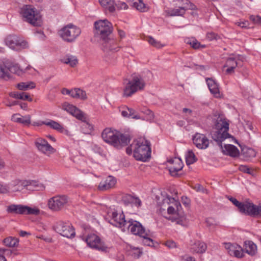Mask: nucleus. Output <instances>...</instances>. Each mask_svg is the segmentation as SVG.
<instances>
[{
    "mask_svg": "<svg viewBox=\"0 0 261 261\" xmlns=\"http://www.w3.org/2000/svg\"><path fill=\"white\" fill-rule=\"evenodd\" d=\"M126 223L125 231L127 229L135 235L140 237L141 235L145 234V232L148 230H146L142 225L137 221L129 219Z\"/></svg>",
    "mask_w": 261,
    "mask_h": 261,
    "instance_id": "nucleus-18",
    "label": "nucleus"
},
{
    "mask_svg": "<svg viewBox=\"0 0 261 261\" xmlns=\"http://www.w3.org/2000/svg\"><path fill=\"white\" fill-rule=\"evenodd\" d=\"M115 7H116L119 10H125L127 9L128 6L125 3L118 1L117 3H115Z\"/></svg>",
    "mask_w": 261,
    "mask_h": 261,
    "instance_id": "nucleus-49",
    "label": "nucleus"
},
{
    "mask_svg": "<svg viewBox=\"0 0 261 261\" xmlns=\"http://www.w3.org/2000/svg\"><path fill=\"white\" fill-rule=\"evenodd\" d=\"M8 213L24 214V206L22 205L11 204L7 207Z\"/></svg>",
    "mask_w": 261,
    "mask_h": 261,
    "instance_id": "nucleus-34",
    "label": "nucleus"
},
{
    "mask_svg": "<svg viewBox=\"0 0 261 261\" xmlns=\"http://www.w3.org/2000/svg\"><path fill=\"white\" fill-rule=\"evenodd\" d=\"M81 29L76 26L70 24L63 27L60 31V37L66 42H72L80 36Z\"/></svg>",
    "mask_w": 261,
    "mask_h": 261,
    "instance_id": "nucleus-8",
    "label": "nucleus"
},
{
    "mask_svg": "<svg viewBox=\"0 0 261 261\" xmlns=\"http://www.w3.org/2000/svg\"><path fill=\"white\" fill-rule=\"evenodd\" d=\"M11 120L23 126H28L31 124V116L30 115L22 116L19 113H16L12 116Z\"/></svg>",
    "mask_w": 261,
    "mask_h": 261,
    "instance_id": "nucleus-27",
    "label": "nucleus"
},
{
    "mask_svg": "<svg viewBox=\"0 0 261 261\" xmlns=\"http://www.w3.org/2000/svg\"><path fill=\"white\" fill-rule=\"evenodd\" d=\"M46 121H34L32 123V125L35 126H40L42 125H46Z\"/></svg>",
    "mask_w": 261,
    "mask_h": 261,
    "instance_id": "nucleus-58",
    "label": "nucleus"
},
{
    "mask_svg": "<svg viewBox=\"0 0 261 261\" xmlns=\"http://www.w3.org/2000/svg\"><path fill=\"white\" fill-rule=\"evenodd\" d=\"M184 5L171 9L168 10L167 13L170 16H181L184 15L187 9L191 8V5L188 0H183Z\"/></svg>",
    "mask_w": 261,
    "mask_h": 261,
    "instance_id": "nucleus-24",
    "label": "nucleus"
},
{
    "mask_svg": "<svg viewBox=\"0 0 261 261\" xmlns=\"http://www.w3.org/2000/svg\"><path fill=\"white\" fill-rule=\"evenodd\" d=\"M101 6L110 12H114L115 10L114 0H99Z\"/></svg>",
    "mask_w": 261,
    "mask_h": 261,
    "instance_id": "nucleus-33",
    "label": "nucleus"
},
{
    "mask_svg": "<svg viewBox=\"0 0 261 261\" xmlns=\"http://www.w3.org/2000/svg\"><path fill=\"white\" fill-rule=\"evenodd\" d=\"M60 108L64 111L72 115L76 118L82 121H85L86 118L84 114L75 106L67 102L63 103Z\"/></svg>",
    "mask_w": 261,
    "mask_h": 261,
    "instance_id": "nucleus-17",
    "label": "nucleus"
},
{
    "mask_svg": "<svg viewBox=\"0 0 261 261\" xmlns=\"http://www.w3.org/2000/svg\"><path fill=\"white\" fill-rule=\"evenodd\" d=\"M250 19H251L252 21H254V22H257V21H258L260 20V17H258V16H250Z\"/></svg>",
    "mask_w": 261,
    "mask_h": 261,
    "instance_id": "nucleus-64",
    "label": "nucleus"
},
{
    "mask_svg": "<svg viewBox=\"0 0 261 261\" xmlns=\"http://www.w3.org/2000/svg\"><path fill=\"white\" fill-rule=\"evenodd\" d=\"M35 84L33 82L30 83H20L18 84L17 85V87L18 89L20 90H26L28 89H32L35 88Z\"/></svg>",
    "mask_w": 261,
    "mask_h": 261,
    "instance_id": "nucleus-46",
    "label": "nucleus"
},
{
    "mask_svg": "<svg viewBox=\"0 0 261 261\" xmlns=\"http://www.w3.org/2000/svg\"><path fill=\"white\" fill-rule=\"evenodd\" d=\"M95 34L100 38L105 39L110 36L113 31L112 23L107 19L99 20L94 22Z\"/></svg>",
    "mask_w": 261,
    "mask_h": 261,
    "instance_id": "nucleus-10",
    "label": "nucleus"
},
{
    "mask_svg": "<svg viewBox=\"0 0 261 261\" xmlns=\"http://www.w3.org/2000/svg\"><path fill=\"white\" fill-rule=\"evenodd\" d=\"M3 242L6 246L15 247L18 245L19 240L16 238L9 237L5 239Z\"/></svg>",
    "mask_w": 261,
    "mask_h": 261,
    "instance_id": "nucleus-42",
    "label": "nucleus"
},
{
    "mask_svg": "<svg viewBox=\"0 0 261 261\" xmlns=\"http://www.w3.org/2000/svg\"><path fill=\"white\" fill-rule=\"evenodd\" d=\"M5 42L6 45L9 48L16 51L28 48L29 46L27 41L15 35H10L7 36L5 39Z\"/></svg>",
    "mask_w": 261,
    "mask_h": 261,
    "instance_id": "nucleus-9",
    "label": "nucleus"
},
{
    "mask_svg": "<svg viewBox=\"0 0 261 261\" xmlns=\"http://www.w3.org/2000/svg\"><path fill=\"white\" fill-rule=\"evenodd\" d=\"M225 248L227 250L228 253L238 258L243 256L244 252L241 246L237 244L226 243Z\"/></svg>",
    "mask_w": 261,
    "mask_h": 261,
    "instance_id": "nucleus-23",
    "label": "nucleus"
},
{
    "mask_svg": "<svg viewBox=\"0 0 261 261\" xmlns=\"http://www.w3.org/2000/svg\"><path fill=\"white\" fill-rule=\"evenodd\" d=\"M22 15L25 21L34 26H40L42 24V16L39 11L31 5H25L21 10Z\"/></svg>",
    "mask_w": 261,
    "mask_h": 261,
    "instance_id": "nucleus-7",
    "label": "nucleus"
},
{
    "mask_svg": "<svg viewBox=\"0 0 261 261\" xmlns=\"http://www.w3.org/2000/svg\"><path fill=\"white\" fill-rule=\"evenodd\" d=\"M9 95L12 97L17 99L27 100L30 101H32V98L30 97V96L28 93L24 92H11L9 93Z\"/></svg>",
    "mask_w": 261,
    "mask_h": 261,
    "instance_id": "nucleus-39",
    "label": "nucleus"
},
{
    "mask_svg": "<svg viewBox=\"0 0 261 261\" xmlns=\"http://www.w3.org/2000/svg\"><path fill=\"white\" fill-rule=\"evenodd\" d=\"M194 189L197 191H201L203 190V187L201 185L197 184L195 186Z\"/></svg>",
    "mask_w": 261,
    "mask_h": 261,
    "instance_id": "nucleus-63",
    "label": "nucleus"
},
{
    "mask_svg": "<svg viewBox=\"0 0 261 261\" xmlns=\"http://www.w3.org/2000/svg\"><path fill=\"white\" fill-rule=\"evenodd\" d=\"M132 203L136 206L139 207L141 205V201L139 198L134 196Z\"/></svg>",
    "mask_w": 261,
    "mask_h": 261,
    "instance_id": "nucleus-55",
    "label": "nucleus"
},
{
    "mask_svg": "<svg viewBox=\"0 0 261 261\" xmlns=\"http://www.w3.org/2000/svg\"><path fill=\"white\" fill-rule=\"evenodd\" d=\"M220 146L222 148L223 152L230 156L236 157L238 156L239 154V150L238 148L231 144H225L223 146L221 144Z\"/></svg>",
    "mask_w": 261,
    "mask_h": 261,
    "instance_id": "nucleus-31",
    "label": "nucleus"
},
{
    "mask_svg": "<svg viewBox=\"0 0 261 261\" xmlns=\"http://www.w3.org/2000/svg\"><path fill=\"white\" fill-rule=\"evenodd\" d=\"M119 112L123 117L132 118L135 119H139L140 117L136 111L129 108L126 106H122L119 107Z\"/></svg>",
    "mask_w": 261,
    "mask_h": 261,
    "instance_id": "nucleus-28",
    "label": "nucleus"
},
{
    "mask_svg": "<svg viewBox=\"0 0 261 261\" xmlns=\"http://www.w3.org/2000/svg\"><path fill=\"white\" fill-rule=\"evenodd\" d=\"M19 68L17 64H14L9 61L0 63V78L8 80L11 78V73H18Z\"/></svg>",
    "mask_w": 261,
    "mask_h": 261,
    "instance_id": "nucleus-12",
    "label": "nucleus"
},
{
    "mask_svg": "<svg viewBox=\"0 0 261 261\" xmlns=\"http://www.w3.org/2000/svg\"><path fill=\"white\" fill-rule=\"evenodd\" d=\"M145 233L140 236L143 238V244L146 246H152L153 245V240L151 239L153 237V233L148 230L145 231Z\"/></svg>",
    "mask_w": 261,
    "mask_h": 261,
    "instance_id": "nucleus-38",
    "label": "nucleus"
},
{
    "mask_svg": "<svg viewBox=\"0 0 261 261\" xmlns=\"http://www.w3.org/2000/svg\"><path fill=\"white\" fill-rule=\"evenodd\" d=\"M10 190L12 192L20 191L24 188L30 191H42L45 186L38 181L35 180L16 179L10 184Z\"/></svg>",
    "mask_w": 261,
    "mask_h": 261,
    "instance_id": "nucleus-3",
    "label": "nucleus"
},
{
    "mask_svg": "<svg viewBox=\"0 0 261 261\" xmlns=\"http://www.w3.org/2000/svg\"><path fill=\"white\" fill-rule=\"evenodd\" d=\"M205 223L208 227L214 228L217 225L216 221L213 218H208L205 220Z\"/></svg>",
    "mask_w": 261,
    "mask_h": 261,
    "instance_id": "nucleus-48",
    "label": "nucleus"
},
{
    "mask_svg": "<svg viewBox=\"0 0 261 261\" xmlns=\"http://www.w3.org/2000/svg\"><path fill=\"white\" fill-rule=\"evenodd\" d=\"M10 191V184L9 185H2L0 184V193H7Z\"/></svg>",
    "mask_w": 261,
    "mask_h": 261,
    "instance_id": "nucleus-51",
    "label": "nucleus"
},
{
    "mask_svg": "<svg viewBox=\"0 0 261 261\" xmlns=\"http://www.w3.org/2000/svg\"><path fill=\"white\" fill-rule=\"evenodd\" d=\"M207 248L205 243L200 241H196L192 245L191 249L196 253H202L204 252Z\"/></svg>",
    "mask_w": 261,
    "mask_h": 261,
    "instance_id": "nucleus-35",
    "label": "nucleus"
},
{
    "mask_svg": "<svg viewBox=\"0 0 261 261\" xmlns=\"http://www.w3.org/2000/svg\"><path fill=\"white\" fill-rule=\"evenodd\" d=\"M85 240L91 248L104 252L108 251L109 248L101 241L99 237L95 234H88Z\"/></svg>",
    "mask_w": 261,
    "mask_h": 261,
    "instance_id": "nucleus-14",
    "label": "nucleus"
},
{
    "mask_svg": "<svg viewBox=\"0 0 261 261\" xmlns=\"http://www.w3.org/2000/svg\"><path fill=\"white\" fill-rule=\"evenodd\" d=\"M56 232L64 237L70 238L74 237L75 231L69 223L60 221L54 227Z\"/></svg>",
    "mask_w": 261,
    "mask_h": 261,
    "instance_id": "nucleus-15",
    "label": "nucleus"
},
{
    "mask_svg": "<svg viewBox=\"0 0 261 261\" xmlns=\"http://www.w3.org/2000/svg\"><path fill=\"white\" fill-rule=\"evenodd\" d=\"M248 215L251 216H261V203L256 205L251 202Z\"/></svg>",
    "mask_w": 261,
    "mask_h": 261,
    "instance_id": "nucleus-37",
    "label": "nucleus"
},
{
    "mask_svg": "<svg viewBox=\"0 0 261 261\" xmlns=\"http://www.w3.org/2000/svg\"><path fill=\"white\" fill-rule=\"evenodd\" d=\"M118 33L121 39L123 38L125 36V33L121 30L118 29Z\"/></svg>",
    "mask_w": 261,
    "mask_h": 261,
    "instance_id": "nucleus-62",
    "label": "nucleus"
},
{
    "mask_svg": "<svg viewBox=\"0 0 261 261\" xmlns=\"http://www.w3.org/2000/svg\"><path fill=\"white\" fill-rule=\"evenodd\" d=\"M229 200L236 206L239 211L243 214L248 215L249 210L251 202L249 201H245L243 202H239L235 198L230 197L228 198Z\"/></svg>",
    "mask_w": 261,
    "mask_h": 261,
    "instance_id": "nucleus-26",
    "label": "nucleus"
},
{
    "mask_svg": "<svg viewBox=\"0 0 261 261\" xmlns=\"http://www.w3.org/2000/svg\"><path fill=\"white\" fill-rule=\"evenodd\" d=\"M61 92L64 95H69L71 96V90H69L66 88H63Z\"/></svg>",
    "mask_w": 261,
    "mask_h": 261,
    "instance_id": "nucleus-61",
    "label": "nucleus"
},
{
    "mask_svg": "<svg viewBox=\"0 0 261 261\" xmlns=\"http://www.w3.org/2000/svg\"><path fill=\"white\" fill-rule=\"evenodd\" d=\"M146 40L150 45L156 48H161L164 46L162 45L160 42L150 36L146 38Z\"/></svg>",
    "mask_w": 261,
    "mask_h": 261,
    "instance_id": "nucleus-47",
    "label": "nucleus"
},
{
    "mask_svg": "<svg viewBox=\"0 0 261 261\" xmlns=\"http://www.w3.org/2000/svg\"><path fill=\"white\" fill-rule=\"evenodd\" d=\"M101 137L105 142L117 148L126 146L130 140L128 136L110 128L103 130Z\"/></svg>",
    "mask_w": 261,
    "mask_h": 261,
    "instance_id": "nucleus-2",
    "label": "nucleus"
},
{
    "mask_svg": "<svg viewBox=\"0 0 261 261\" xmlns=\"http://www.w3.org/2000/svg\"><path fill=\"white\" fill-rule=\"evenodd\" d=\"M228 129L229 124L226 120L222 118L218 119L211 132L212 137L214 140L219 143L220 145L222 144V141L230 137L228 133Z\"/></svg>",
    "mask_w": 261,
    "mask_h": 261,
    "instance_id": "nucleus-5",
    "label": "nucleus"
},
{
    "mask_svg": "<svg viewBox=\"0 0 261 261\" xmlns=\"http://www.w3.org/2000/svg\"><path fill=\"white\" fill-rule=\"evenodd\" d=\"M46 125L67 136H71V133L68 129L54 120H50L46 121Z\"/></svg>",
    "mask_w": 261,
    "mask_h": 261,
    "instance_id": "nucleus-30",
    "label": "nucleus"
},
{
    "mask_svg": "<svg viewBox=\"0 0 261 261\" xmlns=\"http://www.w3.org/2000/svg\"><path fill=\"white\" fill-rule=\"evenodd\" d=\"M206 38L209 40H212L213 39L217 40L220 38L218 34L214 33V32H208L206 34Z\"/></svg>",
    "mask_w": 261,
    "mask_h": 261,
    "instance_id": "nucleus-52",
    "label": "nucleus"
},
{
    "mask_svg": "<svg viewBox=\"0 0 261 261\" xmlns=\"http://www.w3.org/2000/svg\"><path fill=\"white\" fill-rule=\"evenodd\" d=\"M165 245L169 248H173L176 247V243L173 241H168L166 242Z\"/></svg>",
    "mask_w": 261,
    "mask_h": 261,
    "instance_id": "nucleus-57",
    "label": "nucleus"
},
{
    "mask_svg": "<svg viewBox=\"0 0 261 261\" xmlns=\"http://www.w3.org/2000/svg\"><path fill=\"white\" fill-rule=\"evenodd\" d=\"M8 250L6 249L0 248V261H7L4 254L6 251Z\"/></svg>",
    "mask_w": 261,
    "mask_h": 261,
    "instance_id": "nucleus-56",
    "label": "nucleus"
},
{
    "mask_svg": "<svg viewBox=\"0 0 261 261\" xmlns=\"http://www.w3.org/2000/svg\"><path fill=\"white\" fill-rule=\"evenodd\" d=\"M180 207V204L177 199V196L174 197L167 196L162 200V204L159 211L164 217L170 219L171 217L169 215H175Z\"/></svg>",
    "mask_w": 261,
    "mask_h": 261,
    "instance_id": "nucleus-4",
    "label": "nucleus"
},
{
    "mask_svg": "<svg viewBox=\"0 0 261 261\" xmlns=\"http://www.w3.org/2000/svg\"><path fill=\"white\" fill-rule=\"evenodd\" d=\"M205 80L211 93L216 98H221L222 94L220 92L218 83L213 78H206Z\"/></svg>",
    "mask_w": 261,
    "mask_h": 261,
    "instance_id": "nucleus-25",
    "label": "nucleus"
},
{
    "mask_svg": "<svg viewBox=\"0 0 261 261\" xmlns=\"http://www.w3.org/2000/svg\"><path fill=\"white\" fill-rule=\"evenodd\" d=\"M239 169L240 171L244 172V173H250V169L246 166H244V165H241L239 167Z\"/></svg>",
    "mask_w": 261,
    "mask_h": 261,
    "instance_id": "nucleus-59",
    "label": "nucleus"
},
{
    "mask_svg": "<svg viewBox=\"0 0 261 261\" xmlns=\"http://www.w3.org/2000/svg\"><path fill=\"white\" fill-rule=\"evenodd\" d=\"M101 46L105 52L117 51L120 48L117 41L110 36L105 39H102Z\"/></svg>",
    "mask_w": 261,
    "mask_h": 261,
    "instance_id": "nucleus-20",
    "label": "nucleus"
},
{
    "mask_svg": "<svg viewBox=\"0 0 261 261\" xmlns=\"http://www.w3.org/2000/svg\"><path fill=\"white\" fill-rule=\"evenodd\" d=\"M134 196L126 194L123 197V200L125 203H132Z\"/></svg>",
    "mask_w": 261,
    "mask_h": 261,
    "instance_id": "nucleus-53",
    "label": "nucleus"
},
{
    "mask_svg": "<svg viewBox=\"0 0 261 261\" xmlns=\"http://www.w3.org/2000/svg\"><path fill=\"white\" fill-rule=\"evenodd\" d=\"M61 61L64 64H69L72 67L75 66L78 62L76 58L73 56H66L61 59Z\"/></svg>",
    "mask_w": 261,
    "mask_h": 261,
    "instance_id": "nucleus-40",
    "label": "nucleus"
},
{
    "mask_svg": "<svg viewBox=\"0 0 261 261\" xmlns=\"http://www.w3.org/2000/svg\"><path fill=\"white\" fill-rule=\"evenodd\" d=\"M126 152L129 155L133 153L136 160L146 162L151 156L150 142L144 137L136 138L126 148Z\"/></svg>",
    "mask_w": 261,
    "mask_h": 261,
    "instance_id": "nucleus-1",
    "label": "nucleus"
},
{
    "mask_svg": "<svg viewBox=\"0 0 261 261\" xmlns=\"http://www.w3.org/2000/svg\"><path fill=\"white\" fill-rule=\"evenodd\" d=\"M69 202V199L65 195L54 196L48 200V207L53 211L61 210Z\"/></svg>",
    "mask_w": 261,
    "mask_h": 261,
    "instance_id": "nucleus-13",
    "label": "nucleus"
},
{
    "mask_svg": "<svg viewBox=\"0 0 261 261\" xmlns=\"http://www.w3.org/2000/svg\"><path fill=\"white\" fill-rule=\"evenodd\" d=\"M92 126L88 123L83 124L82 129L85 134H89L92 129Z\"/></svg>",
    "mask_w": 261,
    "mask_h": 261,
    "instance_id": "nucleus-50",
    "label": "nucleus"
},
{
    "mask_svg": "<svg viewBox=\"0 0 261 261\" xmlns=\"http://www.w3.org/2000/svg\"><path fill=\"white\" fill-rule=\"evenodd\" d=\"M166 166L171 175L176 176L178 175V172L182 169L184 164L180 158H174L167 161Z\"/></svg>",
    "mask_w": 261,
    "mask_h": 261,
    "instance_id": "nucleus-16",
    "label": "nucleus"
},
{
    "mask_svg": "<svg viewBox=\"0 0 261 261\" xmlns=\"http://www.w3.org/2000/svg\"><path fill=\"white\" fill-rule=\"evenodd\" d=\"M236 24L241 27V28H246L248 25V22L247 21H242V22H238Z\"/></svg>",
    "mask_w": 261,
    "mask_h": 261,
    "instance_id": "nucleus-60",
    "label": "nucleus"
},
{
    "mask_svg": "<svg viewBox=\"0 0 261 261\" xmlns=\"http://www.w3.org/2000/svg\"><path fill=\"white\" fill-rule=\"evenodd\" d=\"M237 65L238 63L237 62V57L232 56L227 59L223 68H224L227 67V69L225 70L226 73L227 74H231L234 73V69L237 67Z\"/></svg>",
    "mask_w": 261,
    "mask_h": 261,
    "instance_id": "nucleus-29",
    "label": "nucleus"
},
{
    "mask_svg": "<svg viewBox=\"0 0 261 261\" xmlns=\"http://www.w3.org/2000/svg\"><path fill=\"white\" fill-rule=\"evenodd\" d=\"M186 162L187 165L193 164L197 161V158L192 150H189L185 155Z\"/></svg>",
    "mask_w": 261,
    "mask_h": 261,
    "instance_id": "nucleus-43",
    "label": "nucleus"
},
{
    "mask_svg": "<svg viewBox=\"0 0 261 261\" xmlns=\"http://www.w3.org/2000/svg\"><path fill=\"white\" fill-rule=\"evenodd\" d=\"M71 97L82 100L86 99L87 98L86 92L79 88L71 90Z\"/></svg>",
    "mask_w": 261,
    "mask_h": 261,
    "instance_id": "nucleus-36",
    "label": "nucleus"
},
{
    "mask_svg": "<svg viewBox=\"0 0 261 261\" xmlns=\"http://www.w3.org/2000/svg\"><path fill=\"white\" fill-rule=\"evenodd\" d=\"M123 96L125 97L131 96L138 91L144 89L146 83L140 75H134L131 80L126 83H124Z\"/></svg>",
    "mask_w": 261,
    "mask_h": 261,
    "instance_id": "nucleus-6",
    "label": "nucleus"
},
{
    "mask_svg": "<svg viewBox=\"0 0 261 261\" xmlns=\"http://www.w3.org/2000/svg\"><path fill=\"white\" fill-rule=\"evenodd\" d=\"M194 144L199 149H205L210 144V140L204 134L196 133L193 137Z\"/></svg>",
    "mask_w": 261,
    "mask_h": 261,
    "instance_id": "nucleus-21",
    "label": "nucleus"
},
{
    "mask_svg": "<svg viewBox=\"0 0 261 261\" xmlns=\"http://www.w3.org/2000/svg\"><path fill=\"white\" fill-rule=\"evenodd\" d=\"M244 248L246 252L251 256L255 255L257 252V245L252 241H246L244 242Z\"/></svg>",
    "mask_w": 261,
    "mask_h": 261,
    "instance_id": "nucleus-32",
    "label": "nucleus"
},
{
    "mask_svg": "<svg viewBox=\"0 0 261 261\" xmlns=\"http://www.w3.org/2000/svg\"><path fill=\"white\" fill-rule=\"evenodd\" d=\"M117 182L116 178L113 176H108L101 180L97 186V190L100 191L109 190L115 187Z\"/></svg>",
    "mask_w": 261,
    "mask_h": 261,
    "instance_id": "nucleus-22",
    "label": "nucleus"
},
{
    "mask_svg": "<svg viewBox=\"0 0 261 261\" xmlns=\"http://www.w3.org/2000/svg\"><path fill=\"white\" fill-rule=\"evenodd\" d=\"M132 6L140 12H146L148 10V7L142 0H132Z\"/></svg>",
    "mask_w": 261,
    "mask_h": 261,
    "instance_id": "nucleus-41",
    "label": "nucleus"
},
{
    "mask_svg": "<svg viewBox=\"0 0 261 261\" xmlns=\"http://www.w3.org/2000/svg\"><path fill=\"white\" fill-rule=\"evenodd\" d=\"M142 254V252L139 248H134L132 250V255L135 258H138Z\"/></svg>",
    "mask_w": 261,
    "mask_h": 261,
    "instance_id": "nucleus-54",
    "label": "nucleus"
},
{
    "mask_svg": "<svg viewBox=\"0 0 261 261\" xmlns=\"http://www.w3.org/2000/svg\"><path fill=\"white\" fill-rule=\"evenodd\" d=\"M186 43L190 45L194 49H198L200 47L204 48L205 45H201L200 43L195 38H188L185 40Z\"/></svg>",
    "mask_w": 261,
    "mask_h": 261,
    "instance_id": "nucleus-44",
    "label": "nucleus"
},
{
    "mask_svg": "<svg viewBox=\"0 0 261 261\" xmlns=\"http://www.w3.org/2000/svg\"><path fill=\"white\" fill-rule=\"evenodd\" d=\"M107 219L109 220L110 224L119 227L122 231H125V227L127 221L125 219L123 213H118L115 211H110L108 213Z\"/></svg>",
    "mask_w": 261,
    "mask_h": 261,
    "instance_id": "nucleus-11",
    "label": "nucleus"
},
{
    "mask_svg": "<svg viewBox=\"0 0 261 261\" xmlns=\"http://www.w3.org/2000/svg\"><path fill=\"white\" fill-rule=\"evenodd\" d=\"M35 145L37 149L44 154L49 156L51 154L54 153L56 151L47 141L42 138H39L35 140Z\"/></svg>",
    "mask_w": 261,
    "mask_h": 261,
    "instance_id": "nucleus-19",
    "label": "nucleus"
},
{
    "mask_svg": "<svg viewBox=\"0 0 261 261\" xmlns=\"http://www.w3.org/2000/svg\"><path fill=\"white\" fill-rule=\"evenodd\" d=\"M40 213V210L37 207L24 206V214L38 215Z\"/></svg>",
    "mask_w": 261,
    "mask_h": 261,
    "instance_id": "nucleus-45",
    "label": "nucleus"
}]
</instances>
